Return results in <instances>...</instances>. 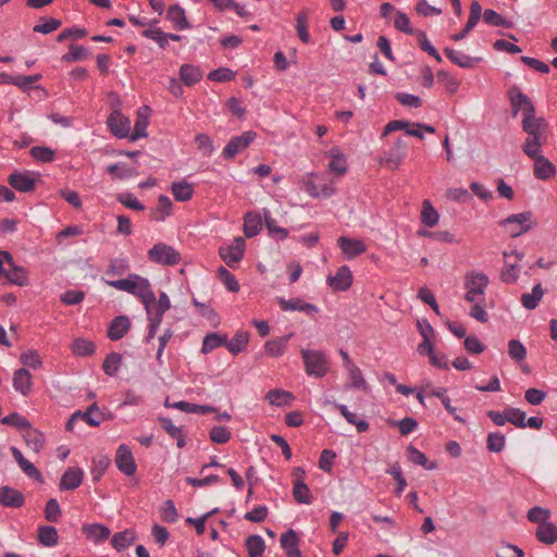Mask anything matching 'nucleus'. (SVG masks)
Returning <instances> with one entry per match:
<instances>
[{"instance_id": "09e8293b", "label": "nucleus", "mask_w": 557, "mask_h": 557, "mask_svg": "<svg viewBox=\"0 0 557 557\" xmlns=\"http://www.w3.org/2000/svg\"><path fill=\"white\" fill-rule=\"evenodd\" d=\"M505 417L508 422L517 428L523 429L527 426V414L519 408L508 407L505 409Z\"/></svg>"}, {"instance_id": "f8f14e48", "label": "nucleus", "mask_w": 557, "mask_h": 557, "mask_svg": "<svg viewBox=\"0 0 557 557\" xmlns=\"http://www.w3.org/2000/svg\"><path fill=\"white\" fill-rule=\"evenodd\" d=\"M326 282L333 290L344 292L352 284V273L347 265H343L338 268L335 275H329Z\"/></svg>"}, {"instance_id": "6ab92c4d", "label": "nucleus", "mask_w": 557, "mask_h": 557, "mask_svg": "<svg viewBox=\"0 0 557 557\" xmlns=\"http://www.w3.org/2000/svg\"><path fill=\"white\" fill-rule=\"evenodd\" d=\"M444 53L453 63L462 69L473 67L475 63L481 61V58H473L451 48H445Z\"/></svg>"}, {"instance_id": "b1692460", "label": "nucleus", "mask_w": 557, "mask_h": 557, "mask_svg": "<svg viewBox=\"0 0 557 557\" xmlns=\"http://www.w3.org/2000/svg\"><path fill=\"white\" fill-rule=\"evenodd\" d=\"M22 433L27 446L32 450L37 453L42 448L45 438L41 432L32 428L29 424Z\"/></svg>"}, {"instance_id": "423d86ee", "label": "nucleus", "mask_w": 557, "mask_h": 557, "mask_svg": "<svg viewBox=\"0 0 557 557\" xmlns=\"http://www.w3.org/2000/svg\"><path fill=\"white\" fill-rule=\"evenodd\" d=\"M488 277L481 272H470L466 275L465 288L466 300L468 302H475L476 300H485V288L488 285Z\"/></svg>"}, {"instance_id": "864d4df0", "label": "nucleus", "mask_w": 557, "mask_h": 557, "mask_svg": "<svg viewBox=\"0 0 557 557\" xmlns=\"http://www.w3.org/2000/svg\"><path fill=\"white\" fill-rule=\"evenodd\" d=\"M148 126V115L143 113L141 111L138 112V116L135 123V127L133 133L129 135V138L132 141H135L141 137H146V128Z\"/></svg>"}, {"instance_id": "3c124183", "label": "nucleus", "mask_w": 557, "mask_h": 557, "mask_svg": "<svg viewBox=\"0 0 557 557\" xmlns=\"http://www.w3.org/2000/svg\"><path fill=\"white\" fill-rule=\"evenodd\" d=\"M89 57V52L86 48L71 45L69 52L62 55L63 62H77L83 61Z\"/></svg>"}, {"instance_id": "680f3d73", "label": "nucleus", "mask_w": 557, "mask_h": 557, "mask_svg": "<svg viewBox=\"0 0 557 557\" xmlns=\"http://www.w3.org/2000/svg\"><path fill=\"white\" fill-rule=\"evenodd\" d=\"M72 350L77 356H89L94 354L95 346L91 342L87 339L77 338L73 342Z\"/></svg>"}, {"instance_id": "e433bc0d", "label": "nucleus", "mask_w": 557, "mask_h": 557, "mask_svg": "<svg viewBox=\"0 0 557 557\" xmlns=\"http://www.w3.org/2000/svg\"><path fill=\"white\" fill-rule=\"evenodd\" d=\"M84 472L79 468H70L61 479L60 487H78L82 484Z\"/></svg>"}, {"instance_id": "39448f33", "label": "nucleus", "mask_w": 557, "mask_h": 557, "mask_svg": "<svg viewBox=\"0 0 557 557\" xmlns=\"http://www.w3.org/2000/svg\"><path fill=\"white\" fill-rule=\"evenodd\" d=\"M508 97L510 100L513 116H517V114L521 112L522 121H529L537 117L535 115V108L533 106V102L518 87L512 86L508 90Z\"/></svg>"}, {"instance_id": "f3484780", "label": "nucleus", "mask_w": 557, "mask_h": 557, "mask_svg": "<svg viewBox=\"0 0 557 557\" xmlns=\"http://www.w3.org/2000/svg\"><path fill=\"white\" fill-rule=\"evenodd\" d=\"M278 305L283 311H300L308 315H312L318 312V308L300 298L284 299L278 298Z\"/></svg>"}, {"instance_id": "5701e85b", "label": "nucleus", "mask_w": 557, "mask_h": 557, "mask_svg": "<svg viewBox=\"0 0 557 557\" xmlns=\"http://www.w3.org/2000/svg\"><path fill=\"white\" fill-rule=\"evenodd\" d=\"M136 532L134 529H126L122 532H117L111 540L112 547L117 552H121L129 547L136 541Z\"/></svg>"}, {"instance_id": "9d476101", "label": "nucleus", "mask_w": 557, "mask_h": 557, "mask_svg": "<svg viewBox=\"0 0 557 557\" xmlns=\"http://www.w3.org/2000/svg\"><path fill=\"white\" fill-rule=\"evenodd\" d=\"M245 247V240L236 237L230 246L220 247L219 255L230 268H234L243 259Z\"/></svg>"}, {"instance_id": "7ed1b4c3", "label": "nucleus", "mask_w": 557, "mask_h": 557, "mask_svg": "<svg viewBox=\"0 0 557 557\" xmlns=\"http://www.w3.org/2000/svg\"><path fill=\"white\" fill-rule=\"evenodd\" d=\"M304 190L312 198H331L335 191V182L331 180L325 182L321 173H307L301 180Z\"/></svg>"}, {"instance_id": "a211bd4d", "label": "nucleus", "mask_w": 557, "mask_h": 557, "mask_svg": "<svg viewBox=\"0 0 557 557\" xmlns=\"http://www.w3.org/2000/svg\"><path fill=\"white\" fill-rule=\"evenodd\" d=\"M109 126L112 133L120 137L125 138L131 135V121L119 112H113L109 117Z\"/></svg>"}, {"instance_id": "5fc2aeb1", "label": "nucleus", "mask_w": 557, "mask_h": 557, "mask_svg": "<svg viewBox=\"0 0 557 557\" xmlns=\"http://www.w3.org/2000/svg\"><path fill=\"white\" fill-rule=\"evenodd\" d=\"M408 458L412 463L424 467L425 469H433L434 462H429L426 456L413 446H409L407 449Z\"/></svg>"}, {"instance_id": "aec40b11", "label": "nucleus", "mask_w": 557, "mask_h": 557, "mask_svg": "<svg viewBox=\"0 0 557 557\" xmlns=\"http://www.w3.org/2000/svg\"><path fill=\"white\" fill-rule=\"evenodd\" d=\"M131 322L127 317H116L110 324L108 336L112 341L121 339L129 330Z\"/></svg>"}, {"instance_id": "20e7f679", "label": "nucleus", "mask_w": 557, "mask_h": 557, "mask_svg": "<svg viewBox=\"0 0 557 557\" xmlns=\"http://www.w3.org/2000/svg\"><path fill=\"white\" fill-rule=\"evenodd\" d=\"M498 224L504 227L511 237H518L529 232L536 222L533 219L532 212L524 211L511 214L499 221Z\"/></svg>"}, {"instance_id": "79ce46f5", "label": "nucleus", "mask_w": 557, "mask_h": 557, "mask_svg": "<svg viewBox=\"0 0 557 557\" xmlns=\"http://www.w3.org/2000/svg\"><path fill=\"white\" fill-rule=\"evenodd\" d=\"M248 339V333L239 331L234 335V337L231 341L226 338V348L228 349L230 352L236 355L246 348Z\"/></svg>"}, {"instance_id": "ddd939ff", "label": "nucleus", "mask_w": 557, "mask_h": 557, "mask_svg": "<svg viewBox=\"0 0 557 557\" xmlns=\"http://www.w3.org/2000/svg\"><path fill=\"white\" fill-rule=\"evenodd\" d=\"M9 184L21 193H28L34 190L37 177L33 173H12L8 178Z\"/></svg>"}, {"instance_id": "2f4dec72", "label": "nucleus", "mask_w": 557, "mask_h": 557, "mask_svg": "<svg viewBox=\"0 0 557 557\" xmlns=\"http://www.w3.org/2000/svg\"><path fill=\"white\" fill-rule=\"evenodd\" d=\"M3 277H5L10 283L18 286H25L28 283L26 270L22 267L15 265L14 262L13 267H8Z\"/></svg>"}, {"instance_id": "8fccbe9b", "label": "nucleus", "mask_w": 557, "mask_h": 557, "mask_svg": "<svg viewBox=\"0 0 557 557\" xmlns=\"http://www.w3.org/2000/svg\"><path fill=\"white\" fill-rule=\"evenodd\" d=\"M550 515L552 513L549 509L535 506L528 511L527 517L531 522L537 523L539 525H543L548 523Z\"/></svg>"}, {"instance_id": "603ef678", "label": "nucleus", "mask_w": 557, "mask_h": 557, "mask_svg": "<svg viewBox=\"0 0 557 557\" xmlns=\"http://www.w3.org/2000/svg\"><path fill=\"white\" fill-rule=\"evenodd\" d=\"M267 400L273 406H283L293 399L289 392L282 389H271L265 396Z\"/></svg>"}, {"instance_id": "c03bdc74", "label": "nucleus", "mask_w": 557, "mask_h": 557, "mask_svg": "<svg viewBox=\"0 0 557 557\" xmlns=\"http://www.w3.org/2000/svg\"><path fill=\"white\" fill-rule=\"evenodd\" d=\"M166 16L181 30L187 29L189 27V24L185 16V11L178 5L170 7Z\"/></svg>"}, {"instance_id": "4be33fe9", "label": "nucleus", "mask_w": 557, "mask_h": 557, "mask_svg": "<svg viewBox=\"0 0 557 557\" xmlns=\"http://www.w3.org/2000/svg\"><path fill=\"white\" fill-rule=\"evenodd\" d=\"M13 386L22 395H28L32 388L30 373L24 368L16 370L13 374Z\"/></svg>"}, {"instance_id": "37998d69", "label": "nucleus", "mask_w": 557, "mask_h": 557, "mask_svg": "<svg viewBox=\"0 0 557 557\" xmlns=\"http://www.w3.org/2000/svg\"><path fill=\"white\" fill-rule=\"evenodd\" d=\"M440 215L429 200L422 202L421 222L429 227L437 224Z\"/></svg>"}, {"instance_id": "0e129e2a", "label": "nucleus", "mask_w": 557, "mask_h": 557, "mask_svg": "<svg viewBox=\"0 0 557 557\" xmlns=\"http://www.w3.org/2000/svg\"><path fill=\"white\" fill-rule=\"evenodd\" d=\"M121 361V355H119L117 352L110 354L102 364L106 374L113 376L117 372Z\"/></svg>"}, {"instance_id": "1a4fd4ad", "label": "nucleus", "mask_w": 557, "mask_h": 557, "mask_svg": "<svg viewBox=\"0 0 557 557\" xmlns=\"http://www.w3.org/2000/svg\"><path fill=\"white\" fill-rule=\"evenodd\" d=\"M148 257L152 262L163 265H175L181 261L180 252L164 243L156 244L148 251Z\"/></svg>"}, {"instance_id": "c756f323", "label": "nucleus", "mask_w": 557, "mask_h": 557, "mask_svg": "<svg viewBox=\"0 0 557 557\" xmlns=\"http://www.w3.org/2000/svg\"><path fill=\"white\" fill-rule=\"evenodd\" d=\"M162 429L172 437L176 440L178 448H183L186 445L185 438L182 433V428L176 426L169 418H159Z\"/></svg>"}, {"instance_id": "473e14b6", "label": "nucleus", "mask_w": 557, "mask_h": 557, "mask_svg": "<svg viewBox=\"0 0 557 557\" xmlns=\"http://www.w3.org/2000/svg\"><path fill=\"white\" fill-rule=\"evenodd\" d=\"M512 255L516 257V261H519L522 258V256L520 253L515 252V251H512L510 255L508 252H504L506 269L503 270V272L500 274V278L504 283H507V284L515 283L518 278V274L516 271V263H509V261H508V258Z\"/></svg>"}, {"instance_id": "412c9836", "label": "nucleus", "mask_w": 557, "mask_h": 557, "mask_svg": "<svg viewBox=\"0 0 557 557\" xmlns=\"http://www.w3.org/2000/svg\"><path fill=\"white\" fill-rule=\"evenodd\" d=\"M11 451L24 473L27 476L35 479L36 482L41 483V475L36 467L28 461L16 447H11Z\"/></svg>"}, {"instance_id": "58836bf2", "label": "nucleus", "mask_w": 557, "mask_h": 557, "mask_svg": "<svg viewBox=\"0 0 557 557\" xmlns=\"http://www.w3.org/2000/svg\"><path fill=\"white\" fill-rule=\"evenodd\" d=\"M172 408L178 409L184 412L207 414L215 411V408L211 406L196 405L188 401H176L172 405Z\"/></svg>"}, {"instance_id": "338daca9", "label": "nucleus", "mask_w": 557, "mask_h": 557, "mask_svg": "<svg viewBox=\"0 0 557 557\" xmlns=\"http://www.w3.org/2000/svg\"><path fill=\"white\" fill-rule=\"evenodd\" d=\"M61 26V21L57 18H42L41 23L34 26V32L40 33V34H50L54 30H57Z\"/></svg>"}, {"instance_id": "4c0bfd02", "label": "nucleus", "mask_w": 557, "mask_h": 557, "mask_svg": "<svg viewBox=\"0 0 557 557\" xmlns=\"http://www.w3.org/2000/svg\"><path fill=\"white\" fill-rule=\"evenodd\" d=\"M543 296L544 289L541 284H537L533 287L531 294L525 293L521 296V302L524 308L533 310L539 306Z\"/></svg>"}, {"instance_id": "f03ea898", "label": "nucleus", "mask_w": 557, "mask_h": 557, "mask_svg": "<svg viewBox=\"0 0 557 557\" xmlns=\"http://www.w3.org/2000/svg\"><path fill=\"white\" fill-rule=\"evenodd\" d=\"M547 124L543 117H535L529 121H522V129L527 134L521 148L525 156L534 157L542 152V147L547 141Z\"/></svg>"}, {"instance_id": "7c9ffc66", "label": "nucleus", "mask_w": 557, "mask_h": 557, "mask_svg": "<svg viewBox=\"0 0 557 557\" xmlns=\"http://www.w3.org/2000/svg\"><path fill=\"white\" fill-rule=\"evenodd\" d=\"M334 407L339 410L341 414L345 418V420L354 424L359 433L366 432L369 429V423L364 420L358 419L357 414L350 412L345 405L335 404Z\"/></svg>"}, {"instance_id": "cd10ccee", "label": "nucleus", "mask_w": 557, "mask_h": 557, "mask_svg": "<svg viewBox=\"0 0 557 557\" xmlns=\"http://www.w3.org/2000/svg\"><path fill=\"white\" fill-rule=\"evenodd\" d=\"M536 539L544 544H554L557 542V527L548 522L543 525H539L535 532Z\"/></svg>"}, {"instance_id": "72a5a7b5", "label": "nucleus", "mask_w": 557, "mask_h": 557, "mask_svg": "<svg viewBox=\"0 0 557 557\" xmlns=\"http://www.w3.org/2000/svg\"><path fill=\"white\" fill-rule=\"evenodd\" d=\"M180 76L186 86H193L201 79L202 72L194 65L183 64L180 69Z\"/></svg>"}, {"instance_id": "c9c22d12", "label": "nucleus", "mask_w": 557, "mask_h": 557, "mask_svg": "<svg viewBox=\"0 0 557 557\" xmlns=\"http://www.w3.org/2000/svg\"><path fill=\"white\" fill-rule=\"evenodd\" d=\"M331 161L329 163V169L333 173L337 175H343L347 171L346 158L343 153L339 152L337 148H334L330 151Z\"/></svg>"}, {"instance_id": "f257e3e1", "label": "nucleus", "mask_w": 557, "mask_h": 557, "mask_svg": "<svg viewBox=\"0 0 557 557\" xmlns=\"http://www.w3.org/2000/svg\"><path fill=\"white\" fill-rule=\"evenodd\" d=\"M106 283L117 290L127 292L138 297L145 308L156 302V295L149 281L138 274H129L126 278L106 281Z\"/></svg>"}, {"instance_id": "bb28decb", "label": "nucleus", "mask_w": 557, "mask_h": 557, "mask_svg": "<svg viewBox=\"0 0 557 557\" xmlns=\"http://www.w3.org/2000/svg\"><path fill=\"white\" fill-rule=\"evenodd\" d=\"M83 531L89 540L96 543L106 541L111 534L109 528L97 523L85 525Z\"/></svg>"}, {"instance_id": "6e6d98bb", "label": "nucleus", "mask_w": 557, "mask_h": 557, "mask_svg": "<svg viewBox=\"0 0 557 557\" xmlns=\"http://www.w3.org/2000/svg\"><path fill=\"white\" fill-rule=\"evenodd\" d=\"M296 30L297 35L302 42H309L310 35L308 32V14L306 11L300 12L296 17Z\"/></svg>"}, {"instance_id": "bf43d9fd", "label": "nucleus", "mask_w": 557, "mask_h": 557, "mask_svg": "<svg viewBox=\"0 0 557 557\" xmlns=\"http://www.w3.org/2000/svg\"><path fill=\"white\" fill-rule=\"evenodd\" d=\"M79 420L90 426H98L101 423V414L96 405H91L85 412H81Z\"/></svg>"}, {"instance_id": "c85d7f7f", "label": "nucleus", "mask_w": 557, "mask_h": 557, "mask_svg": "<svg viewBox=\"0 0 557 557\" xmlns=\"http://www.w3.org/2000/svg\"><path fill=\"white\" fill-rule=\"evenodd\" d=\"M262 226V219L259 213L249 212L244 219V233L247 237L256 236Z\"/></svg>"}, {"instance_id": "dca6fc26", "label": "nucleus", "mask_w": 557, "mask_h": 557, "mask_svg": "<svg viewBox=\"0 0 557 557\" xmlns=\"http://www.w3.org/2000/svg\"><path fill=\"white\" fill-rule=\"evenodd\" d=\"M529 158L534 161L533 173L536 178L546 181L555 175V165L544 157L543 152Z\"/></svg>"}, {"instance_id": "4d7b16f0", "label": "nucleus", "mask_w": 557, "mask_h": 557, "mask_svg": "<svg viewBox=\"0 0 557 557\" xmlns=\"http://www.w3.org/2000/svg\"><path fill=\"white\" fill-rule=\"evenodd\" d=\"M171 301L165 293H161L159 299L152 305V317L163 320V314L170 309Z\"/></svg>"}, {"instance_id": "13d9d810", "label": "nucleus", "mask_w": 557, "mask_h": 557, "mask_svg": "<svg viewBox=\"0 0 557 557\" xmlns=\"http://www.w3.org/2000/svg\"><path fill=\"white\" fill-rule=\"evenodd\" d=\"M508 354L512 360L519 362L525 359L527 349L518 339H510L508 342Z\"/></svg>"}, {"instance_id": "2eb2a0df", "label": "nucleus", "mask_w": 557, "mask_h": 557, "mask_svg": "<svg viewBox=\"0 0 557 557\" xmlns=\"http://www.w3.org/2000/svg\"><path fill=\"white\" fill-rule=\"evenodd\" d=\"M115 463L119 470L126 475H132L136 471L133 454L131 449L124 444L120 445L116 450Z\"/></svg>"}, {"instance_id": "774afa93", "label": "nucleus", "mask_w": 557, "mask_h": 557, "mask_svg": "<svg viewBox=\"0 0 557 557\" xmlns=\"http://www.w3.org/2000/svg\"><path fill=\"white\" fill-rule=\"evenodd\" d=\"M496 556L497 557H523L524 554H523V550L520 549L519 547L511 545V544L503 543L498 546V548L496 550Z\"/></svg>"}, {"instance_id": "393cba45", "label": "nucleus", "mask_w": 557, "mask_h": 557, "mask_svg": "<svg viewBox=\"0 0 557 557\" xmlns=\"http://www.w3.org/2000/svg\"><path fill=\"white\" fill-rule=\"evenodd\" d=\"M0 504L5 507L18 508L24 504V496L18 490H0Z\"/></svg>"}, {"instance_id": "49530a36", "label": "nucleus", "mask_w": 557, "mask_h": 557, "mask_svg": "<svg viewBox=\"0 0 557 557\" xmlns=\"http://www.w3.org/2000/svg\"><path fill=\"white\" fill-rule=\"evenodd\" d=\"M158 208L151 211V218L156 221H163L171 213L172 202L169 197L161 195L158 199Z\"/></svg>"}, {"instance_id": "a18cd8bd", "label": "nucleus", "mask_w": 557, "mask_h": 557, "mask_svg": "<svg viewBox=\"0 0 557 557\" xmlns=\"http://www.w3.org/2000/svg\"><path fill=\"white\" fill-rule=\"evenodd\" d=\"M172 194L177 201H187L191 198L194 189L187 182H175L172 184Z\"/></svg>"}, {"instance_id": "6e6552de", "label": "nucleus", "mask_w": 557, "mask_h": 557, "mask_svg": "<svg viewBox=\"0 0 557 557\" xmlns=\"http://www.w3.org/2000/svg\"><path fill=\"white\" fill-rule=\"evenodd\" d=\"M408 153V143L403 138H397L393 146L384 152V156L379 160L380 164L396 170L404 162Z\"/></svg>"}, {"instance_id": "4468645a", "label": "nucleus", "mask_w": 557, "mask_h": 557, "mask_svg": "<svg viewBox=\"0 0 557 557\" xmlns=\"http://www.w3.org/2000/svg\"><path fill=\"white\" fill-rule=\"evenodd\" d=\"M337 244L347 259H354L367 250V246L361 239L342 236L337 239Z\"/></svg>"}, {"instance_id": "9b49d317", "label": "nucleus", "mask_w": 557, "mask_h": 557, "mask_svg": "<svg viewBox=\"0 0 557 557\" xmlns=\"http://www.w3.org/2000/svg\"><path fill=\"white\" fill-rule=\"evenodd\" d=\"M255 134L252 132H245L240 136L233 137L222 151L225 159H232L237 153L245 150L253 140Z\"/></svg>"}, {"instance_id": "0eeeda50", "label": "nucleus", "mask_w": 557, "mask_h": 557, "mask_svg": "<svg viewBox=\"0 0 557 557\" xmlns=\"http://www.w3.org/2000/svg\"><path fill=\"white\" fill-rule=\"evenodd\" d=\"M301 356L308 375L322 377L326 374L329 370V361L322 351L302 349Z\"/></svg>"}, {"instance_id": "69168bd1", "label": "nucleus", "mask_w": 557, "mask_h": 557, "mask_svg": "<svg viewBox=\"0 0 557 557\" xmlns=\"http://www.w3.org/2000/svg\"><path fill=\"white\" fill-rule=\"evenodd\" d=\"M218 275H219L220 280L225 284L226 288L230 292H237L239 289V284H238L237 280L224 267L219 268Z\"/></svg>"}, {"instance_id": "de8ad7c7", "label": "nucleus", "mask_w": 557, "mask_h": 557, "mask_svg": "<svg viewBox=\"0 0 557 557\" xmlns=\"http://www.w3.org/2000/svg\"><path fill=\"white\" fill-rule=\"evenodd\" d=\"M38 540L45 546H54L58 543V532L54 527L44 525L38 530Z\"/></svg>"}, {"instance_id": "052dcab7", "label": "nucleus", "mask_w": 557, "mask_h": 557, "mask_svg": "<svg viewBox=\"0 0 557 557\" xmlns=\"http://www.w3.org/2000/svg\"><path fill=\"white\" fill-rule=\"evenodd\" d=\"M264 222L268 231L272 236H275L280 239H284L287 237L288 232L286 228L280 227L276 224V221L270 215L269 212H264Z\"/></svg>"}, {"instance_id": "e2e57ef3", "label": "nucleus", "mask_w": 557, "mask_h": 557, "mask_svg": "<svg viewBox=\"0 0 557 557\" xmlns=\"http://www.w3.org/2000/svg\"><path fill=\"white\" fill-rule=\"evenodd\" d=\"M1 423L17 428L21 432L24 431L30 423L22 414L14 412L1 419Z\"/></svg>"}, {"instance_id": "f704fd0d", "label": "nucleus", "mask_w": 557, "mask_h": 557, "mask_svg": "<svg viewBox=\"0 0 557 557\" xmlns=\"http://www.w3.org/2000/svg\"><path fill=\"white\" fill-rule=\"evenodd\" d=\"M346 370L348 372L349 377L348 387L368 391L369 385L367 384L361 370L356 364L349 363Z\"/></svg>"}, {"instance_id": "a878e982", "label": "nucleus", "mask_w": 557, "mask_h": 557, "mask_svg": "<svg viewBox=\"0 0 557 557\" xmlns=\"http://www.w3.org/2000/svg\"><path fill=\"white\" fill-rule=\"evenodd\" d=\"M293 334L277 337L272 341H268L264 345V349L267 355L271 357H280L285 352L286 346L290 339Z\"/></svg>"}, {"instance_id": "a19ab883", "label": "nucleus", "mask_w": 557, "mask_h": 557, "mask_svg": "<svg viewBox=\"0 0 557 557\" xmlns=\"http://www.w3.org/2000/svg\"><path fill=\"white\" fill-rule=\"evenodd\" d=\"M246 548L249 557H262L265 549V543L260 535H249L246 539Z\"/></svg>"}, {"instance_id": "ea45409f", "label": "nucleus", "mask_w": 557, "mask_h": 557, "mask_svg": "<svg viewBox=\"0 0 557 557\" xmlns=\"http://www.w3.org/2000/svg\"><path fill=\"white\" fill-rule=\"evenodd\" d=\"M226 346V335L209 333L205 336L201 347L202 354H209L218 347Z\"/></svg>"}]
</instances>
